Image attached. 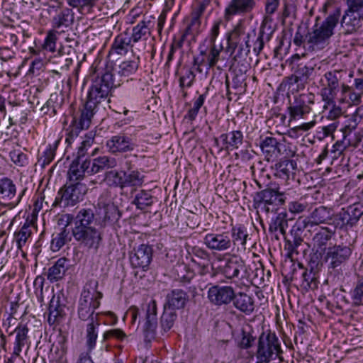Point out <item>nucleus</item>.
<instances>
[{
	"mask_svg": "<svg viewBox=\"0 0 363 363\" xmlns=\"http://www.w3.org/2000/svg\"><path fill=\"white\" fill-rule=\"evenodd\" d=\"M313 99L314 94L312 93L301 94L295 96L293 104L305 110V112H310L311 108L309 104H313Z\"/></svg>",
	"mask_w": 363,
	"mask_h": 363,
	"instance_id": "nucleus-51",
	"label": "nucleus"
},
{
	"mask_svg": "<svg viewBox=\"0 0 363 363\" xmlns=\"http://www.w3.org/2000/svg\"><path fill=\"white\" fill-rule=\"evenodd\" d=\"M341 15V9L337 7L322 23L321 26L314 29L313 32H307L306 39L310 46H319L323 45L333 35V30L339 22Z\"/></svg>",
	"mask_w": 363,
	"mask_h": 363,
	"instance_id": "nucleus-5",
	"label": "nucleus"
},
{
	"mask_svg": "<svg viewBox=\"0 0 363 363\" xmlns=\"http://www.w3.org/2000/svg\"><path fill=\"white\" fill-rule=\"evenodd\" d=\"M192 262L198 265V274L205 278L206 281H208L206 277L209 276L211 279H213L218 274L217 269H214L213 267H211V272H210L208 264L197 263L194 259H192Z\"/></svg>",
	"mask_w": 363,
	"mask_h": 363,
	"instance_id": "nucleus-60",
	"label": "nucleus"
},
{
	"mask_svg": "<svg viewBox=\"0 0 363 363\" xmlns=\"http://www.w3.org/2000/svg\"><path fill=\"white\" fill-rule=\"evenodd\" d=\"M242 33V30L240 28H235L230 34L228 35L227 41L228 47L227 52H230V55H233L238 50L239 43L235 40L236 38Z\"/></svg>",
	"mask_w": 363,
	"mask_h": 363,
	"instance_id": "nucleus-57",
	"label": "nucleus"
},
{
	"mask_svg": "<svg viewBox=\"0 0 363 363\" xmlns=\"http://www.w3.org/2000/svg\"><path fill=\"white\" fill-rule=\"evenodd\" d=\"M90 157L75 156L67 172L69 181L75 182L83 179L86 174L92 175Z\"/></svg>",
	"mask_w": 363,
	"mask_h": 363,
	"instance_id": "nucleus-13",
	"label": "nucleus"
},
{
	"mask_svg": "<svg viewBox=\"0 0 363 363\" xmlns=\"http://www.w3.org/2000/svg\"><path fill=\"white\" fill-rule=\"evenodd\" d=\"M333 234V233L328 230L327 228H322L315 234L313 238L314 247L324 253L325 249L328 247L327 244L331 240Z\"/></svg>",
	"mask_w": 363,
	"mask_h": 363,
	"instance_id": "nucleus-36",
	"label": "nucleus"
},
{
	"mask_svg": "<svg viewBox=\"0 0 363 363\" xmlns=\"http://www.w3.org/2000/svg\"><path fill=\"white\" fill-rule=\"evenodd\" d=\"M140 63L139 57H133L132 59L121 62L116 70V74L121 78L118 83L133 80L138 71Z\"/></svg>",
	"mask_w": 363,
	"mask_h": 363,
	"instance_id": "nucleus-17",
	"label": "nucleus"
},
{
	"mask_svg": "<svg viewBox=\"0 0 363 363\" xmlns=\"http://www.w3.org/2000/svg\"><path fill=\"white\" fill-rule=\"evenodd\" d=\"M65 224V222H60V225ZM67 227H64L62 230L53 238L51 242V248L53 251H58L62 246H64L68 241L71 240L69 231L67 230Z\"/></svg>",
	"mask_w": 363,
	"mask_h": 363,
	"instance_id": "nucleus-46",
	"label": "nucleus"
},
{
	"mask_svg": "<svg viewBox=\"0 0 363 363\" xmlns=\"http://www.w3.org/2000/svg\"><path fill=\"white\" fill-rule=\"evenodd\" d=\"M256 5L255 0H231L225 11V17L229 20L238 13H245L252 11Z\"/></svg>",
	"mask_w": 363,
	"mask_h": 363,
	"instance_id": "nucleus-25",
	"label": "nucleus"
},
{
	"mask_svg": "<svg viewBox=\"0 0 363 363\" xmlns=\"http://www.w3.org/2000/svg\"><path fill=\"white\" fill-rule=\"evenodd\" d=\"M308 203L303 199L291 201L288 203V211L293 214L301 213L306 209Z\"/></svg>",
	"mask_w": 363,
	"mask_h": 363,
	"instance_id": "nucleus-61",
	"label": "nucleus"
},
{
	"mask_svg": "<svg viewBox=\"0 0 363 363\" xmlns=\"http://www.w3.org/2000/svg\"><path fill=\"white\" fill-rule=\"evenodd\" d=\"M272 169L274 171V176L285 182L290 179V177L295 174V170L297 169V162L296 160H290L286 157L278 160Z\"/></svg>",
	"mask_w": 363,
	"mask_h": 363,
	"instance_id": "nucleus-19",
	"label": "nucleus"
},
{
	"mask_svg": "<svg viewBox=\"0 0 363 363\" xmlns=\"http://www.w3.org/2000/svg\"><path fill=\"white\" fill-rule=\"evenodd\" d=\"M16 192V186L11 179L4 177L0 179V194L2 199L11 200L15 196Z\"/></svg>",
	"mask_w": 363,
	"mask_h": 363,
	"instance_id": "nucleus-41",
	"label": "nucleus"
},
{
	"mask_svg": "<svg viewBox=\"0 0 363 363\" xmlns=\"http://www.w3.org/2000/svg\"><path fill=\"white\" fill-rule=\"evenodd\" d=\"M281 145L282 144L277 138L269 136L261 139L259 143L262 152L267 162L277 158L281 154Z\"/></svg>",
	"mask_w": 363,
	"mask_h": 363,
	"instance_id": "nucleus-22",
	"label": "nucleus"
},
{
	"mask_svg": "<svg viewBox=\"0 0 363 363\" xmlns=\"http://www.w3.org/2000/svg\"><path fill=\"white\" fill-rule=\"evenodd\" d=\"M151 24L150 21H142L137 26L133 28V33L130 38V41L133 40L134 43L139 41L143 37L147 38V35L150 33V26Z\"/></svg>",
	"mask_w": 363,
	"mask_h": 363,
	"instance_id": "nucleus-44",
	"label": "nucleus"
},
{
	"mask_svg": "<svg viewBox=\"0 0 363 363\" xmlns=\"http://www.w3.org/2000/svg\"><path fill=\"white\" fill-rule=\"evenodd\" d=\"M87 191L86 186L79 180L69 184L66 183L58 191L59 196L56 197L53 203L54 206L60 205L64 201L65 206H74L83 199L84 195Z\"/></svg>",
	"mask_w": 363,
	"mask_h": 363,
	"instance_id": "nucleus-8",
	"label": "nucleus"
},
{
	"mask_svg": "<svg viewBox=\"0 0 363 363\" xmlns=\"http://www.w3.org/2000/svg\"><path fill=\"white\" fill-rule=\"evenodd\" d=\"M352 253V248L343 243L329 246L323 253V261L328 264L330 277L342 275V266L350 259Z\"/></svg>",
	"mask_w": 363,
	"mask_h": 363,
	"instance_id": "nucleus-3",
	"label": "nucleus"
},
{
	"mask_svg": "<svg viewBox=\"0 0 363 363\" xmlns=\"http://www.w3.org/2000/svg\"><path fill=\"white\" fill-rule=\"evenodd\" d=\"M106 146L111 152L116 153L133 151L136 145L133 143L130 138L124 134H119L107 140Z\"/></svg>",
	"mask_w": 363,
	"mask_h": 363,
	"instance_id": "nucleus-20",
	"label": "nucleus"
},
{
	"mask_svg": "<svg viewBox=\"0 0 363 363\" xmlns=\"http://www.w3.org/2000/svg\"><path fill=\"white\" fill-rule=\"evenodd\" d=\"M208 298L216 306H227L233 302L235 296L231 286L213 285L208 290Z\"/></svg>",
	"mask_w": 363,
	"mask_h": 363,
	"instance_id": "nucleus-12",
	"label": "nucleus"
},
{
	"mask_svg": "<svg viewBox=\"0 0 363 363\" xmlns=\"http://www.w3.org/2000/svg\"><path fill=\"white\" fill-rule=\"evenodd\" d=\"M206 247L214 251L223 252L232 248L231 239L228 232L208 233L203 238Z\"/></svg>",
	"mask_w": 363,
	"mask_h": 363,
	"instance_id": "nucleus-15",
	"label": "nucleus"
},
{
	"mask_svg": "<svg viewBox=\"0 0 363 363\" xmlns=\"http://www.w3.org/2000/svg\"><path fill=\"white\" fill-rule=\"evenodd\" d=\"M229 145L231 147V151L239 148L243 143V134L240 130H233L227 133Z\"/></svg>",
	"mask_w": 363,
	"mask_h": 363,
	"instance_id": "nucleus-58",
	"label": "nucleus"
},
{
	"mask_svg": "<svg viewBox=\"0 0 363 363\" xmlns=\"http://www.w3.org/2000/svg\"><path fill=\"white\" fill-rule=\"evenodd\" d=\"M281 352V343L275 332L263 330L258 337L256 358L273 359Z\"/></svg>",
	"mask_w": 363,
	"mask_h": 363,
	"instance_id": "nucleus-7",
	"label": "nucleus"
},
{
	"mask_svg": "<svg viewBox=\"0 0 363 363\" xmlns=\"http://www.w3.org/2000/svg\"><path fill=\"white\" fill-rule=\"evenodd\" d=\"M315 66L312 63L300 62L293 65L291 70L299 80L301 89H304L305 86L313 79L315 73Z\"/></svg>",
	"mask_w": 363,
	"mask_h": 363,
	"instance_id": "nucleus-23",
	"label": "nucleus"
},
{
	"mask_svg": "<svg viewBox=\"0 0 363 363\" xmlns=\"http://www.w3.org/2000/svg\"><path fill=\"white\" fill-rule=\"evenodd\" d=\"M288 214L286 211L278 213L276 216L272 218L269 225V232L271 234L276 233L278 230L285 237L288 228Z\"/></svg>",
	"mask_w": 363,
	"mask_h": 363,
	"instance_id": "nucleus-31",
	"label": "nucleus"
},
{
	"mask_svg": "<svg viewBox=\"0 0 363 363\" xmlns=\"http://www.w3.org/2000/svg\"><path fill=\"white\" fill-rule=\"evenodd\" d=\"M250 35L247 33L244 38V43H240L238 44V50L233 58L234 61L238 62L245 61L246 57L250 52L251 45H250Z\"/></svg>",
	"mask_w": 363,
	"mask_h": 363,
	"instance_id": "nucleus-47",
	"label": "nucleus"
},
{
	"mask_svg": "<svg viewBox=\"0 0 363 363\" xmlns=\"http://www.w3.org/2000/svg\"><path fill=\"white\" fill-rule=\"evenodd\" d=\"M74 12L71 9L63 8L52 17L51 24L52 28L65 31L74 23Z\"/></svg>",
	"mask_w": 363,
	"mask_h": 363,
	"instance_id": "nucleus-24",
	"label": "nucleus"
},
{
	"mask_svg": "<svg viewBox=\"0 0 363 363\" xmlns=\"http://www.w3.org/2000/svg\"><path fill=\"white\" fill-rule=\"evenodd\" d=\"M332 210L325 206H321L315 208L308 217L310 224L318 225L320 223H328L332 220Z\"/></svg>",
	"mask_w": 363,
	"mask_h": 363,
	"instance_id": "nucleus-33",
	"label": "nucleus"
},
{
	"mask_svg": "<svg viewBox=\"0 0 363 363\" xmlns=\"http://www.w3.org/2000/svg\"><path fill=\"white\" fill-rule=\"evenodd\" d=\"M318 274L319 272L312 271L311 268L305 269L302 274V284L301 286L306 290L314 291L318 287Z\"/></svg>",
	"mask_w": 363,
	"mask_h": 363,
	"instance_id": "nucleus-35",
	"label": "nucleus"
},
{
	"mask_svg": "<svg viewBox=\"0 0 363 363\" xmlns=\"http://www.w3.org/2000/svg\"><path fill=\"white\" fill-rule=\"evenodd\" d=\"M123 171H108L106 173V179L109 182H111V185L115 186H119L121 188L124 187L123 177L122 175Z\"/></svg>",
	"mask_w": 363,
	"mask_h": 363,
	"instance_id": "nucleus-59",
	"label": "nucleus"
},
{
	"mask_svg": "<svg viewBox=\"0 0 363 363\" xmlns=\"http://www.w3.org/2000/svg\"><path fill=\"white\" fill-rule=\"evenodd\" d=\"M345 72L340 69H333L328 71L324 74L325 83L321 79L320 82L324 86L321 89L320 94L323 101L327 104H330L334 102V99L340 87V82Z\"/></svg>",
	"mask_w": 363,
	"mask_h": 363,
	"instance_id": "nucleus-10",
	"label": "nucleus"
},
{
	"mask_svg": "<svg viewBox=\"0 0 363 363\" xmlns=\"http://www.w3.org/2000/svg\"><path fill=\"white\" fill-rule=\"evenodd\" d=\"M189 301L188 293L181 289L170 290L165 296L164 306L173 311L184 309Z\"/></svg>",
	"mask_w": 363,
	"mask_h": 363,
	"instance_id": "nucleus-18",
	"label": "nucleus"
},
{
	"mask_svg": "<svg viewBox=\"0 0 363 363\" xmlns=\"http://www.w3.org/2000/svg\"><path fill=\"white\" fill-rule=\"evenodd\" d=\"M348 6L345 11L346 16H353L354 13H358L363 8V0H347Z\"/></svg>",
	"mask_w": 363,
	"mask_h": 363,
	"instance_id": "nucleus-64",
	"label": "nucleus"
},
{
	"mask_svg": "<svg viewBox=\"0 0 363 363\" xmlns=\"http://www.w3.org/2000/svg\"><path fill=\"white\" fill-rule=\"evenodd\" d=\"M245 261L237 255H233L225 259L223 264L218 267L217 271L226 279H233L238 277L240 271L245 270Z\"/></svg>",
	"mask_w": 363,
	"mask_h": 363,
	"instance_id": "nucleus-16",
	"label": "nucleus"
},
{
	"mask_svg": "<svg viewBox=\"0 0 363 363\" xmlns=\"http://www.w3.org/2000/svg\"><path fill=\"white\" fill-rule=\"evenodd\" d=\"M91 172L93 175L108 169L113 168L116 166V160L114 158L107 156H101L94 159H91Z\"/></svg>",
	"mask_w": 363,
	"mask_h": 363,
	"instance_id": "nucleus-34",
	"label": "nucleus"
},
{
	"mask_svg": "<svg viewBox=\"0 0 363 363\" xmlns=\"http://www.w3.org/2000/svg\"><path fill=\"white\" fill-rule=\"evenodd\" d=\"M177 318V313L175 311L164 306V311L160 318V326L162 330L164 333L169 331L173 327Z\"/></svg>",
	"mask_w": 363,
	"mask_h": 363,
	"instance_id": "nucleus-39",
	"label": "nucleus"
},
{
	"mask_svg": "<svg viewBox=\"0 0 363 363\" xmlns=\"http://www.w3.org/2000/svg\"><path fill=\"white\" fill-rule=\"evenodd\" d=\"M176 271L177 272L176 279L183 284H189L195 277L194 271L189 265L184 263L179 264Z\"/></svg>",
	"mask_w": 363,
	"mask_h": 363,
	"instance_id": "nucleus-42",
	"label": "nucleus"
},
{
	"mask_svg": "<svg viewBox=\"0 0 363 363\" xmlns=\"http://www.w3.org/2000/svg\"><path fill=\"white\" fill-rule=\"evenodd\" d=\"M68 259L65 257H61L58 259L55 264L48 269L47 273V278L50 282L57 281L58 280L63 278L67 270V266L66 265Z\"/></svg>",
	"mask_w": 363,
	"mask_h": 363,
	"instance_id": "nucleus-32",
	"label": "nucleus"
},
{
	"mask_svg": "<svg viewBox=\"0 0 363 363\" xmlns=\"http://www.w3.org/2000/svg\"><path fill=\"white\" fill-rule=\"evenodd\" d=\"M123 184L125 186H139L143 183L140 174L138 170L123 171Z\"/></svg>",
	"mask_w": 363,
	"mask_h": 363,
	"instance_id": "nucleus-49",
	"label": "nucleus"
},
{
	"mask_svg": "<svg viewBox=\"0 0 363 363\" xmlns=\"http://www.w3.org/2000/svg\"><path fill=\"white\" fill-rule=\"evenodd\" d=\"M103 338L104 341L109 338H115L118 340L123 341L127 338V335L121 329L116 328L106 331L104 333Z\"/></svg>",
	"mask_w": 363,
	"mask_h": 363,
	"instance_id": "nucleus-63",
	"label": "nucleus"
},
{
	"mask_svg": "<svg viewBox=\"0 0 363 363\" xmlns=\"http://www.w3.org/2000/svg\"><path fill=\"white\" fill-rule=\"evenodd\" d=\"M96 136V131L91 130L85 135L84 139L82 141L77 149L75 156L90 157L88 155V150L91 147Z\"/></svg>",
	"mask_w": 363,
	"mask_h": 363,
	"instance_id": "nucleus-45",
	"label": "nucleus"
},
{
	"mask_svg": "<svg viewBox=\"0 0 363 363\" xmlns=\"http://www.w3.org/2000/svg\"><path fill=\"white\" fill-rule=\"evenodd\" d=\"M59 143L60 140H57L53 145L49 144L46 150L43 152V155L39 157L38 161L43 167L48 165L53 160Z\"/></svg>",
	"mask_w": 363,
	"mask_h": 363,
	"instance_id": "nucleus-48",
	"label": "nucleus"
},
{
	"mask_svg": "<svg viewBox=\"0 0 363 363\" xmlns=\"http://www.w3.org/2000/svg\"><path fill=\"white\" fill-rule=\"evenodd\" d=\"M286 194L279 191V188L267 186L264 189L257 191L253 195V207L263 209L267 213L277 211L278 208L285 204Z\"/></svg>",
	"mask_w": 363,
	"mask_h": 363,
	"instance_id": "nucleus-4",
	"label": "nucleus"
},
{
	"mask_svg": "<svg viewBox=\"0 0 363 363\" xmlns=\"http://www.w3.org/2000/svg\"><path fill=\"white\" fill-rule=\"evenodd\" d=\"M264 26L262 25L257 40L254 42L253 44V52L256 55H258L262 50L264 45V42L269 41L271 38L272 32L266 34L264 32Z\"/></svg>",
	"mask_w": 363,
	"mask_h": 363,
	"instance_id": "nucleus-53",
	"label": "nucleus"
},
{
	"mask_svg": "<svg viewBox=\"0 0 363 363\" xmlns=\"http://www.w3.org/2000/svg\"><path fill=\"white\" fill-rule=\"evenodd\" d=\"M65 306L60 303V296L53 294L48 307V322L50 325L60 323L64 318L65 316Z\"/></svg>",
	"mask_w": 363,
	"mask_h": 363,
	"instance_id": "nucleus-26",
	"label": "nucleus"
},
{
	"mask_svg": "<svg viewBox=\"0 0 363 363\" xmlns=\"http://www.w3.org/2000/svg\"><path fill=\"white\" fill-rule=\"evenodd\" d=\"M232 248L237 247L238 250L246 249L247 239L249 236L246 228L243 225H236L231 228L230 234Z\"/></svg>",
	"mask_w": 363,
	"mask_h": 363,
	"instance_id": "nucleus-28",
	"label": "nucleus"
},
{
	"mask_svg": "<svg viewBox=\"0 0 363 363\" xmlns=\"http://www.w3.org/2000/svg\"><path fill=\"white\" fill-rule=\"evenodd\" d=\"M130 43V38L118 35L112 45V50L119 55L125 54L128 52V46Z\"/></svg>",
	"mask_w": 363,
	"mask_h": 363,
	"instance_id": "nucleus-54",
	"label": "nucleus"
},
{
	"mask_svg": "<svg viewBox=\"0 0 363 363\" xmlns=\"http://www.w3.org/2000/svg\"><path fill=\"white\" fill-rule=\"evenodd\" d=\"M154 203V197L150 191L141 190L135 196L133 204H135L137 208L145 210L147 207L151 206Z\"/></svg>",
	"mask_w": 363,
	"mask_h": 363,
	"instance_id": "nucleus-38",
	"label": "nucleus"
},
{
	"mask_svg": "<svg viewBox=\"0 0 363 363\" xmlns=\"http://www.w3.org/2000/svg\"><path fill=\"white\" fill-rule=\"evenodd\" d=\"M241 340L238 342V346L242 350H248L251 348L256 340V337L253 336L250 332H247L245 329L241 330Z\"/></svg>",
	"mask_w": 363,
	"mask_h": 363,
	"instance_id": "nucleus-56",
	"label": "nucleus"
},
{
	"mask_svg": "<svg viewBox=\"0 0 363 363\" xmlns=\"http://www.w3.org/2000/svg\"><path fill=\"white\" fill-rule=\"evenodd\" d=\"M310 220L308 218L300 217L291 227L290 230V238L284 237L285 250H287V257L292 259L294 254L299 253L298 248L303 245L304 233Z\"/></svg>",
	"mask_w": 363,
	"mask_h": 363,
	"instance_id": "nucleus-9",
	"label": "nucleus"
},
{
	"mask_svg": "<svg viewBox=\"0 0 363 363\" xmlns=\"http://www.w3.org/2000/svg\"><path fill=\"white\" fill-rule=\"evenodd\" d=\"M92 117V116H89L86 118L84 117L83 111H82L79 123L76 125L72 127L71 130L67 133L66 142L68 144L72 143V141L74 140V138H77L79 135L82 130L89 128Z\"/></svg>",
	"mask_w": 363,
	"mask_h": 363,
	"instance_id": "nucleus-37",
	"label": "nucleus"
},
{
	"mask_svg": "<svg viewBox=\"0 0 363 363\" xmlns=\"http://www.w3.org/2000/svg\"><path fill=\"white\" fill-rule=\"evenodd\" d=\"M352 305L359 306L362 304L363 299V276L359 277L356 286L351 291Z\"/></svg>",
	"mask_w": 363,
	"mask_h": 363,
	"instance_id": "nucleus-52",
	"label": "nucleus"
},
{
	"mask_svg": "<svg viewBox=\"0 0 363 363\" xmlns=\"http://www.w3.org/2000/svg\"><path fill=\"white\" fill-rule=\"evenodd\" d=\"M322 260H323V252L316 250L315 252L310 255L308 268H311L312 271L320 272L323 266Z\"/></svg>",
	"mask_w": 363,
	"mask_h": 363,
	"instance_id": "nucleus-55",
	"label": "nucleus"
},
{
	"mask_svg": "<svg viewBox=\"0 0 363 363\" xmlns=\"http://www.w3.org/2000/svg\"><path fill=\"white\" fill-rule=\"evenodd\" d=\"M232 303L236 309L246 315H250L255 310L253 297L245 292H235Z\"/></svg>",
	"mask_w": 363,
	"mask_h": 363,
	"instance_id": "nucleus-27",
	"label": "nucleus"
},
{
	"mask_svg": "<svg viewBox=\"0 0 363 363\" xmlns=\"http://www.w3.org/2000/svg\"><path fill=\"white\" fill-rule=\"evenodd\" d=\"M152 246L141 244L134 247L129 254V259L133 268H140L146 272L152 260Z\"/></svg>",
	"mask_w": 363,
	"mask_h": 363,
	"instance_id": "nucleus-11",
	"label": "nucleus"
},
{
	"mask_svg": "<svg viewBox=\"0 0 363 363\" xmlns=\"http://www.w3.org/2000/svg\"><path fill=\"white\" fill-rule=\"evenodd\" d=\"M71 55H74V51L71 47L67 48V52L65 48L60 49L57 55L52 57V63L60 70H67L73 62Z\"/></svg>",
	"mask_w": 363,
	"mask_h": 363,
	"instance_id": "nucleus-29",
	"label": "nucleus"
},
{
	"mask_svg": "<svg viewBox=\"0 0 363 363\" xmlns=\"http://www.w3.org/2000/svg\"><path fill=\"white\" fill-rule=\"evenodd\" d=\"M99 320H95L94 322L89 323L86 325V339L88 351L93 350L96 345L98 336L96 328L99 326Z\"/></svg>",
	"mask_w": 363,
	"mask_h": 363,
	"instance_id": "nucleus-43",
	"label": "nucleus"
},
{
	"mask_svg": "<svg viewBox=\"0 0 363 363\" xmlns=\"http://www.w3.org/2000/svg\"><path fill=\"white\" fill-rule=\"evenodd\" d=\"M345 24L347 27L346 33L352 34L355 33L359 28L362 27V16L360 14L353 16H346L344 14L341 20V24Z\"/></svg>",
	"mask_w": 363,
	"mask_h": 363,
	"instance_id": "nucleus-40",
	"label": "nucleus"
},
{
	"mask_svg": "<svg viewBox=\"0 0 363 363\" xmlns=\"http://www.w3.org/2000/svg\"><path fill=\"white\" fill-rule=\"evenodd\" d=\"M94 218V214L92 210L82 209L76 216L71 214L62 215L58 220V224H60V222H65V227H67L74 223V227L72 229V233L75 240L80 246L97 251L103 238L101 232L90 226Z\"/></svg>",
	"mask_w": 363,
	"mask_h": 363,
	"instance_id": "nucleus-1",
	"label": "nucleus"
},
{
	"mask_svg": "<svg viewBox=\"0 0 363 363\" xmlns=\"http://www.w3.org/2000/svg\"><path fill=\"white\" fill-rule=\"evenodd\" d=\"M32 232L30 229V223L26 220V223L23 225L18 232L14 233L15 238L16 239L18 249H21L31 235Z\"/></svg>",
	"mask_w": 363,
	"mask_h": 363,
	"instance_id": "nucleus-50",
	"label": "nucleus"
},
{
	"mask_svg": "<svg viewBox=\"0 0 363 363\" xmlns=\"http://www.w3.org/2000/svg\"><path fill=\"white\" fill-rule=\"evenodd\" d=\"M29 328L26 324L20 323L11 332L9 335H15V341L13 345V354L19 356L25 347H29L30 342L28 337Z\"/></svg>",
	"mask_w": 363,
	"mask_h": 363,
	"instance_id": "nucleus-21",
	"label": "nucleus"
},
{
	"mask_svg": "<svg viewBox=\"0 0 363 363\" xmlns=\"http://www.w3.org/2000/svg\"><path fill=\"white\" fill-rule=\"evenodd\" d=\"M296 84V89H295L296 91L301 89L300 88V83L298 78L296 77V74L294 72H293L291 75L285 77L281 83L279 85V89H286V87L288 89H290V88Z\"/></svg>",
	"mask_w": 363,
	"mask_h": 363,
	"instance_id": "nucleus-62",
	"label": "nucleus"
},
{
	"mask_svg": "<svg viewBox=\"0 0 363 363\" xmlns=\"http://www.w3.org/2000/svg\"><path fill=\"white\" fill-rule=\"evenodd\" d=\"M363 216V203L357 202L342 208L333 218L336 228L348 231L356 228Z\"/></svg>",
	"mask_w": 363,
	"mask_h": 363,
	"instance_id": "nucleus-6",
	"label": "nucleus"
},
{
	"mask_svg": "<svg viewBox=\"0 0 363 363\" xmlns=\"http://www.w3.org/2000/svg\"><path fill=\"white\" fill-rule=\"evenodd\" d=\"M118 86L120 83H116L114 74L108 70L101 77H96L88 92L83 110L84 117L93 116L98 105L107 99L111 88Z\"/></svg>",
	"mask_w": 363,
	"mask_h": 363,
	"instance_id": "nucleus-2",
	"label": "nucleus"
},
{
	"mask_svg": "<svg viewBox=\"0 0 363 363\" xmlns=\"http://www.w3.org/2000/svg\"><path fill=\"white\" fill-rule=\"evenodd\" d=\"M100 306L99 301H95L94 303H89L84 302V303H79L78 306V317L82 321L89 320V323L99 320L98 313L94 315L95 310Z\"/></svg>",
	"mask_w": 363,
	"mask_h": 363,
	"instance_id": "nucleus-30",
	"label": "nucleus"
},
{
	"mask_svg": "<svg viewBox=\"0 0 363 363\" xmlns=\"http://www.w3.org/2000/svg\"><path fill=\"white\" fill-rule=\"evenodd\" d=\"M154 305H147L143 319V333L146 342H151L157 337V318L155 302Z\"/></svg>",
	"mask_w": 363,
	"mask_h": 363,
	"instance_id": "nucleus-14",
	"label": "nucleus"
}]
</instances>
